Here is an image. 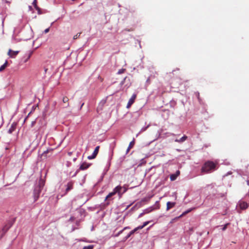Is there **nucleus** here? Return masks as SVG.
Wrapping results in <instances>:
<instances>
[{"label":"nucleus","instance_id":"f257e3e1","mask_svg":"<svg viewBox=\"0 0 249 249\" xmlns=\"http://www.w3.org/2000/svg\"><path fill=\"white\" fill-rule=\"evenodd\" d=\"M216 164L212 161H206L202 166L201 172L207 174L215 170Z\"/></svg>","mask_w":249,"mask_h":249},{"label":"nucleus","instance_id":"f03ea898","mask_svg":"<svg viewBox=\"0 0 249 249\" xmlns=\"http://www.w3.org/2000/svg\"><path fill=\"white\" fill-rule=\"evenodd\" d=\"M44 185V181L40 179L38 184L35 187L33 192L34 202H36L38 199L41 190Z\"/></svg>","mask_w":249,"mask_h":249},{"label":"nucleus","instance_id":"7ed1b4c3","mask_svg":"<svg viewBox=\"0 0 249 249\" xmlns=\"http://www.w3.org/2000/svg\"><path fill=\"white\" fill-rule=\"evenodd\" d=\"M179 69H177L175 70H173L172 72H169L168 74V76L170 78H175L174 75H176V78L179 77Z\"/></svg>","mask_w":249,"mask_h":249},{"label":"nucleus","instance_id":"20e7f679","mask_svg":"<svg viewBox=\"0 0 249 249\" xmlns=\"http://www.w3.org/2000/svg\"><path fill=\"white\" fill-rule=\"evenodd\" d=\"M149 223V221H146L143 223V225L142 226H139L138 227L134 229L133 230L131 231L130 232L129 235L128 236H130L131 234H133L135 232H136L138 230H141L143 229L144 227H145Z\"/></svg>","mask_w":249,"mask_h":249},{"label":"nucleus","instance_id":"39448f33","mask_svg":"<svg viewBox=\"0 0 249 249\" xmlns=\"http://www.w3.org/2000/svg\"><path fill=\"white\" fill-rule=\"evenodd\" d=\"M99 148H100V146H96V148H95L91 156H89L88 157V159L89 160H92V159H95L99 152Z\"/></svg>","mask_w":249,"mask_h":249},{"label":"nucleus","instance_id":"423d86ee","mask_svg":"<svg viewBox=\"0 0 249 249\" xmlns=\"http://www.w3.org/2000/svg\"><path fill=\"white\" fill-rule=\"evenodd\" d=\"M136 97H137V95L136 94H133L132 95L131 97L129 99V100L127 103V104L126 106V107L127 108H129L132 106V105L134 103L135 100L136 98Z\"/></svg>","mask_w":249,"mask_h":249},{"label":"nucleus","instance_id":"0eeeda50","mask_svg":"<svg viewBox=\"0 0 249 249\" xmlns=\"http://www.w3.org/2000/svg\"><path fill=\"white\" fill-rule=\"evenodd\" d=\"M238 205L240 208L243 210H246L249 206V204L246 202L242 201L239 202Z\"/></svg>","mask_w":249,"mask_h":249},{"label":"nucleus","instance_id":"6e6552de","mask_svg":"<svg viewBox=\"0 0 249 249\" xmlns=\"http://www.w3.org/2000/svg\"><path fill=\"white\" fill-rule=\"evenodd\" d=\"M91 165L90 163H88L87 162H83L80 167V169L84 170L88 169Z\"/></svg>","mask_w":249,"mask_h":249},{"label":"nucleus","instance_id":"1a4fd4ad","mask_svg":"<svg viewBox=\"0 0 249 249\" xmlns=\"http://www.w3.org/2000/svg\"><path fill=\"white\" fill-rule=\"evenodd\" d=\"M18 51H14L10 49L8 51V54L10 57L14 58L18 54Z\"/></svg>","mask_w":249,"mask_h":249},{"label":"nucleus","instance_id":"9d476101","mask_svg":"<svg viewBox=\"0 0 249 249\" xmlns=\"http://www.w3.org/2000/svg\"><path fill=\"white\" fill-rule=\"evenodd\" d=\"M176 204V202H167L166 204V210L169 211L170 209L175 207Z\"/></svg>","mask_w":249,"mask_h":249},{"label":"nucleus","instance_id":"9b49d317","mask_svg":"<svg viewBox=\"0 0 249 249\" xmlns=\"http://www.w3.org/2000/svg\"><path fill=\"white\" fill-rule=\"evenodd\" d=\"M73 188V183L72 182H69L67 184V188L66 189V193L71 190Z\"/></svg>","mask_w":249,"mask_h":249},{"label":"nucleus","instance_id":"f8f14e48","mask_svg":"<svg viewBox=\"0 0 249 249\" xmlns=\"http://www.w3.org/2000/svg\"><path fill=\"white\" fill-rule=\"evenodd\" d=\"M33 4L35 8L37 10L38 13L39 14H41L40 11L41 9L37 6V0H34L33 2Z\"/></svg>","mask_w":249,"mask_h":249},{"label":"nucleus","instance_id":"ddd939ff","mask_svg":"<svg viewBox=\"0 0 249 249\" xmlns=\"http://www.w3.org/2000/svg\"><path fill=\"white\" fill-rule=\"evenodd\" d=\"M122 189V187L120 186H117L116 187L113 191L115 192V193H118L119 195L121 194V191Z\"/></svg>","mask_w":249,"mask_h":249},{"label":"nucleus","instance_id":"4468645a","mask_svg":"<svg viewBox=\"0 0 249 249\" xmlns=\"http://www.w3.org/2000/svg\"><path fill=\"white\" fill-rule=\"evenodd\" d=\"M12 224L11 223H8V224L6 225L2 229V231L4 232H6L9 228L12 226Z\"/></svg>","mask_w":249,"mask_h":249},{"label":"nucleus","instance_id":"2eb2a0df","mask_svg":"<svg viewBox=\"0 0 249 249\" xmlns=\"http://www.w3.org/2000/svg\"><path fill=\"white\" fill-rule=\"evenodd\" d=\"M187 137L186 136L184 135L179 139H176L175 141L176 142L180 143V142H183L185 141H186L187 140Z\"/></svg>","mask_w":249,"mask_h":249},{"label":"nucleus","instance_id":"dca6fc26","mask_svg":"<svg viewBox=\"0 0 249 249\" xmlns=\"http://www.w3.org/2000/svg\"><path fill=\"white\" fill-rule=\"evenodd\" d=\"M135 144V139H133V140L129 143V144L128 145V147L127 149V152H128L130 149H131Z\"/></svg>","mask_w":249,"mask_h":249},{"label":"nucleus","instance_id":"f3484780","mask_svg":"<svg viewBox=\"0 0 249 249\" xmlns=\"http://www.w3.org/2000/svg\"><path fill=\"white\" fill-rule=\"evenodd\" d=\"M8 66V61H6L4 64H3L0 67V71H2L7 67Z\"/></svg>","mask_w":249,"mask_h":249},{"label":"nucleus","instance_id":"a211bd4d","mask_svg":"<svg viewBox=\"0 0 249 249\" xmlns=\"http://www.w3.org/2000/svg\"><path fill=\"white\" fill-rule=\"evenodd\" d=\"M69 99L68 97L67 96H64L62 99V101L64 103H67V107L69 106Z\"/></svg>","mask_w":249,"mask_h":249},{"label":"nucleus","instance_id":"6ab92c4d","mask_svg":"<svg viewBox=\"0 0 249 249\" xmlns=\"http://www.w3.org/2000/svg\"><path fill=\"white\" fill-rule=\"evenodd\" d=\"M116 194L115 192L113 191L112 192L109 193V194L106 196L105 200H107L108 198L111 197Z\"/></svg>","mask_w":249,"mask_h":249},{"label":"nucleus","instance_id":"aec40b11","mask_svg":"<svg viewBox=\"0 0 249 249\" xmlns=\"http://www.w3.org/2000/svg\"><path fill=\"white\" fill-rule=\"evenodd\" d=\"M15 129V126L13 125H12L11 127L8 130V133L9 134H11Z\"/></svg>","mask_w":249,"mask_h":249},{"label":"nucleus","instance_id":"412c9836","mask_svg":"<svg viewBox=\"0 0 249 249\" xmlns=\"http://www.w3.org/2000/svg\"><path fill=\"white\" fill-rule=\"evenodd\" d=\"M177 176H178V175H176V174L171 175L170 177L171 180H172V181L175 180L176 179Z\"/></svg>","mask_w":249,"mask_h":249},{"label":"nucleus","instance_id":"4be33fe9","mask_svg":"<svg viewBox=\"0 0 249 249\" xmlns=\"http://www.w3.org/2000/svg\"><path fill=\"white\" fill-rule=\"evenodd\" d=\"M93 247H94L93 245H90L84 247L83 249H93Z\"/></svg>","mask_w":249,"mask_h":249},{"label":"nucleus","instance_id":"5701e85b","mask_svg":"<svg viewBox=\"0 0 249 249\" xmlns=\"http://www.w3.org/2000/svg\"><path fill=\"white\" fill-rule=\"evenodd\" d=\"M125 71V69H121L118 71V74H122V73L124 72Z\"/></svg>","mask_w":249,"mask_h":249},{"label":"nucleus","instance_id":"b1692460","mask_svg":"<svg viewBox=\"0 0 249 249\" xmlns=\"http://www.w3.org/2000/svg\"><path fill=\"white\" fill-rule=\"evenodd\" d=\"M81 35V33H77L76 35L73 36V39H76L79 37Z\"/></svg>","mask_w":249,"mask_h":249},{"label":"nucleus","instance_id":"393cba45","mask_svg":"<svg viewBox=\"0 0 249 249\" xmlns=\"http://www.w3.org/2000/svg\"><path fill=\"white\" fill-rule=\"evenodd\" d=\"M229 225H230V223H228L226 224L224 226V227H223V228H222V230H223V231H225V230L227 228V227H228V226Z\"/></svg>","mask_w":249,"mask_h":249},{"label":"nucleus","instance_id":"a878e982","mask_svg":"<svg viewBox=\"0 0 249 249\" xmlns=\"http://www.w3.org/2000/svg\"><path fill=\"white\" fill-rule=\"evenodd\" d=\"M192 211V209H190L189 210H187V211L185 212L184 213H183L182 215H184V214H185L189 212H190L191 211Z\"/></svg>","mask_w":249,"mask_h":249},{"label":"nucleus","instance_id":"bb28decb","mask_svg":"<svg viewBox=\"0 0 249 249\" xmlns=\"http://www.w3.org/2000/svg\"><path fill=\"white\" fill-rule=\"evenodd\" d=\"M126 79H127V77H125L124 79V80H123V81H122L121 82V85H123V84H124V81L126 80Z\"/></svg>","mask_w":249,"mask_h":249},{"label":"nucleus","instance_id":"cd10ccee","mask_svg":"<svg viewBox=\"0 0 249 249\" xmlns=\"http://www.w3.org/2000/svg\"><path fill=\"white\" fill-rule=\"evenodd\" d=\"M49 30H50V28H47V29H46L44 30V33H45V34H46V33H48V32H49Z\"/></svg>","mask_w":249,"mask_h":249},{"label":"nucleus","instance_id":"c85d7f7f","mask_svg":"<svg viewBox=\"0 0 249 249\" xmlns=\"http://www.w3.org/2000/svg\"><path fill=\"white\" fill-rule=\"evenodd\" d=\"M36 124V121H33L31 123V126L33 127Z\"/></svg>","mask_w":249,"mask_h":249},{"label":"nucleus","instance_id":"c756f323","mask_svg":"<svg viewBox=\"0 0 249 249\" xmlns=\"http://www.w3.org/2000/svg\"><path fill=\"white\" fill-rule=\"evenodd\" d=\"M179 171H178L176 172V175L178 176V175H179Z\"/></svg>","mask_w":249,"mask_h":249},{"label":"nucleus","instance_id":"7c9ffc66","mask_svg":"<svg viewBox=\"0 0 249 249\" xmlns=\"http://www.w3.org/2000/svg\"><path fill=\"white\" fill-rule=\"evenodd\" d=\"M73 219H74L73 217H71V218L70 219V220H71V221H73Z\"/></svg>","mask_w":249,"mask_h":249},{"label":"nucleus","instance_id":"2f4dec72","mask_svg":"<svg viewBox=\"0 0 249 249\" xmlns=\"http://www.w3.org/2000/svg\"><path fill=\"white\" fill-rule=\"evenodd\" d=\"M131 86V84H129L128 86L126 89H128L130 86Z\"/></svg>","mask_w":249,"mask_h":249},{"label":"nucleus","instance_id":"473e14b6","mask_svg":"<svg viewBox=\"0 0 249 249\" xmlns=\"http://www.w3.org/2000/svg\"><path fill=\"white\" fill-rule=\"evenodd\" d=\"M247 184L248 185H249V180H247Z\"/></svg>","mask_w":249,"mask_h":249},{"label":"nucleus","instance_id":"72a5a7b5","mask_svg":"<svg viewBox=\"0 0 249 249\" xmlns=\"http://www.w3.org/2000/svg\"><path fill=\"white\" fill-rule=\"evenodd\" d=\"M125 191H126V189H124V191H123V192L122 193H124Z\"/></svg>","mask_w":249,"mask_h":249},{"label":"nucleus","instance_id":"f704fd0d","mask_svg":"<svg viewBox=\"0 0 249 249\" xmlns=\"http://www.w3.org/2000/svg\"><path fill=\"white\" fill-rule=\"evenodd\" d=\"M84 103H83L82 105H81V108H82V107L83 106Z\"/></svg>","mask_w":249,"mask_h":249},{"label":"nucleus","instance_id":"c9c22d12","mask_svg":"<svg viewBox=\"0 0 249 249\" xmlns=\"http://www.w3.org/2000/svg\"><path fill=\"white\" fill-rule=\"evenodd\" d=\"M5 2H6V3H9V2H8L7 0H5Z\"/></svg>","mask_w":249,"mask_h":249},{"label":"nucleus","instance_id":"e433bc0d","mask_svg":"<svg viewBox=\"0 0 249 249\" xmlns=\"http://www.w3.org/2000/svg\"><path fill=\"white\" fill-rule=\"evenodd\" d=\"M30 55H31V54L29 56L28 59H29V58L30 57Z\"/></svg>","mask_w":249,"mask_h":249}]
</instances>
